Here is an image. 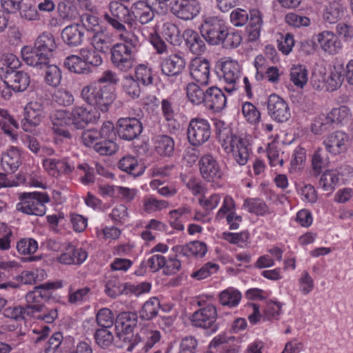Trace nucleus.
<instances>
[{
    "label": "nucleus",
    "mask_w": 353,
    "mask_h": 353,
    "mask_svg": "<svg viewBox=\"0 0 353 353\" xmlns=\"http://www.w3.org/2000/svg\"><path fill=\"white\" fill-rule=\"evenodd\" d=\"M81 97L88 104L96 107L103 112L108 110L109 106L115 99L112 88L97 82L84 86L81 92Z\"/></svg>",
    "instance_id": "f03ea898"
},
{
    "label": "nucleus",
    "mask_w": 353,
    "mask_h": 353,
    "mask_svg": "<svg viewBox=\"0 0 353 353\" xmlns=\"http://www.w3.org/2000/svg\"><path fill=\"white\" fill-rule=\"evenodd\" d=\"M16 248L21 254L30 255L37 252L38 243L34 239L24 238L17 242Z\"/></svg>",
    "instance_id": "052dcab7"
},
{
    "label": "nucleus",
    "mask_w": 353,
    "mask_h": 353,
    "mask_svg": "<svg viewBox=\"0 0 353 353\" xmlns=\"http://www.w3.org/2000/svg\"><path fill=\"white\" fill-rule=\"evenodd\" d=\"M210 66V63L206 59H194L189 66L192 79L201 85H207L209 83Z\"/></svg>",
    "instance_id": "aec40b11"
},
{
    "label": "nucleus",
    "mask_w": 353,
    "mask_h": 353,
    "mask_svg": "<svg viewBox=\"0 0 353 353\" xmlns=\"http://www.w3.org/2000/svg\"><path fill=\"white\" fill-rule=\"evenodd\" d=\"M344 14V8L339 3L334 1L324 10L323 18L328 23L333 24L340 20Z\"/></svg>",
    "instance_id": "ea45409f"
},
{
    "label": "nucleus",
    "mask_w": 353,
    "mask_h": 353,
    "mask_svg": "<svg viewBox=\"0 0 353 353\" xmlns=\"http://www.w3.org/2000/svg\"><path fill=\"white\" fill-rule=\"evenodd\" d=\"M135 77L138 82H141L145 85H150L153 82L152 70L144 64H140L136 68Z\"/></svg>",
    "instance_id": "0e129e2a"
},
{
    "label": "nucleus",
    "mask_w": 353,
    "mask_h": 353,
    "mask_svg": "<svg viewBox=\"0 0 353 353\" xmlns=\"http://www.w3.org/2000/svg\"><path fill=\"white\" fill-rule=\"evenodd\" d=\"M87 257L88 253L83 248L68 244L58 257V261L66 265H81Z\"/></svg>",
    "instance_id": "b1692460"
},
{
    "label": "nucleus",
    "mask_w": 353,
    "mask_h": 353,
    "mask_svg": "<svg viewBox=\"0 0 353 353\" xmlns=\"http://www.w3.org/2000/svg\"><path fill=\"white\" fill-rule=\"evenodd\" d=\"M324 152L321 148L316 149L312 158V172L315 176L320 174L327 164V159L323 157Z\"/></svg>",
    "instance_id": "69168bd1"
},
{
    "label": "nucleus",
    "mask_w": 353,
    "mask_h": 353,
    "mask_svg": "<svg viewBox=\"0 0 353 353\" xmlns=\"http://www.w3.org/2000/svg\"><path fill=\"white\" fill-rule=\"evenodd\" d=\"M213 123L214 125L215 134L222 148L239 137V135H236L233 132L230 125L224 121L219 119H214L213 120Z\"/></svg>",
    "instance_id": "c85d7f7f"
},
{
    "label": "nucleus",
    "mask_w": 353,
    "mask_h": 353,
    "mask_svg": "<svg viewBox=\"0 0 353 353\" xmlns=\"http://www.w3.org/2000/svg\"><path fill=\"white\" fill-rule=\"evenodd\" d=\"M12 62L9 65L0 68V77L8 88L14 92H23L30 85V78L27 72L16 70L19 61L13 54L9 55Z\"/></svg>",
    "instance_id": "7ed1b4c3"
},
{
    "label": "nucleus",
    "mask_w": 353,
    "mask_h": 353,
    "mask_svg": "<svg viewBox=\"0 0 353 353\" xmlns=\"http://www.w3.org/2000/svg\"><path fill=\"white\" fill-rule=\"evenodd\" d=\"M243 206L249 212L258 216H265L271 213L266 203L258 198L247 199L244 201Z\"/></svg>",
    "instance_id": "79ce46f5"
},
{
    "label": "nucleus",
    "mask_w": 353,
    "mask_h": 353,
    "mask_svg": "<svg viewBox=\"0 0 353 353\" xmlns=\"http://www.w3.org/2000/svg\"><path fill=\"white\" fill-rule=\"evenodd\" d=\"M217 310L212 304L201 307L194 312L189 319L193 327L202 328L209 333H215L219 329L217 320Z\"/></svg>",
    "instance_id": "0eeeda50"
},
{
    "label": "nucleus",
    "mask_w": 353,
    "mask_h": 353,
    "mask_svg": "<svg viewBox=\"0 0 353 353\" xmlns=\"http://www.w3.org/2000/svg\"><path fill=\"white\" fill-rule=\"evenodd\" d=\"M321 48L329 54H334L341 49V43L337 37L330 31H323L316 35Z\"/></svg>",
    "instance_id": "cd10ccee"
},
{
    "label": "nucleus",
    "mask_w": 353,
    "mask_h": 353,
    "mask_svg": "<svg viewBox=\"0 0 353 353\" xmlns=\"http://www.w3.org/2000/svg\"><path fill=\"white\" fill-rule=\"evenodd\" d=\"M56 283H46L34 288L26 295V305L24 307L27 316H34L42 312L45 301L51 297L50 290L59 288Z\"/></svg>",
    "instance_id": "39448f33"
},
{
    "label": "nucleus",
    "mask_w": 353,
    "mask_h": 353,
    "mask_svg": "<svg viewBox=\"0 0 353 353\" xmlns=\"http://www.w3.org/2000/svg\"><path fill=\"white\" fill-rule=\"evenodd\" d=\"M96 321L101 328H110L114 322V316L111 310L103 307L99 310L96 315Z\"/></svg>",
    "instance_id": "bf43d9fd"
},
{
    "label": "nucleus",
    "mask_w": 353,
    "mask_h": 353,
    "mask_svg": "<svg viewBox=\"0 0 353 353\" xmlns=\"http://www.w3.org/2000/svg\"><path fill=\"white\" fill-rule=\"evenodd\" d=\"M110 52L111 63L117 70L126 72L133 68L137 53L127 46L115 43Z\"/></svg>",
    "instance_id": "ddd939ff"
},
{
    "label": "nucleus",
    "mask_w": 353,
    "mask_h": 353,
    "mask_svg": "<svg viewBox=\"0 0 353 353\" xmlns=\"http://www.w3.org/2000/svg\"><path fill=\"white\" fill-rule=\"evenodd\" d=\"M350 137L343 131L337 130L330 134L324 140L326 150L333 154H339L347 149Z\"/></svg>",
    "instance_id": "a211bd4d"
},
{
    "label": "nucleus",
    "mask_w": 353,
    "mask_h": 353,
    "mask_svg": "<svg viewBox=\"0 0 353 353\" xmlns=\"http://www.w3.org/2000/svg\"><path fill=\"white\" fill-rule=\"evenodd\" d=\"M46 103L43 101H32L25 108L24 119L21 121L22 129L31 132L46 117Z\"/></svg>",
    "instance_id": "9b49d317"
},
{
    "label": "nucleus",
    "mask_w": 353,
    "mask_h": 353,
    "mask_svg": "<svg viewBox=\"0 0 353 353\" xmlns=\"http://www.w3.org/2000/svg\"><path fill=\"white\" fill-rule=\"evenodd\" d=\"M98 141H116L117 135L114 124L110 121L103 123L99 130H97Z\"/></svg>",
    "instance_id": "774afa93"
},
{
    "label": "nucleus",
    "mask_w": 353,
    "mask_h": 353,
    "mask_svg": "<svg viewBox=\"0 0 353 353\" xmlns=\"http://www.w3.org/2000/svg\"><path fill=\"white\" fill-rule=\"evenodd\" d=\"M333 128L328 114H319L314 118L311 123V131L315 134H322Z\"/></svg>",
    "instance_id": "37998d69"
},
{
    "label": "nucleus",
    "mask_w": 353,
    "mask_h": 353,
    "mask_svg": "<svg viewBox=\"0 0 353 353\" xmlns=\"http://www.w3.org/2000/svg\"><path fill=\"white\" fill-rule=\"evenodd\" d=\"M199 165L201 176L205 181L212 183L214 188L221 187L220 181L224 172L212 155H203L199 161Z\"/></svg>",
    "instance_id": "9d476101"
},
{
    "label": "nucleus",
    "mask_w": 353,
    "mask_h": 353,
    "mask_svg": "<svg viewBox=\"0 0 353 353\" xmlns=\"http://www.w3.org/2000/svg\"><path fill=\"white\" fill-rule=\"evenodd\" d=\"M21 164V154L18 148L11 147L1 157V165L6 172H14Z\"/></svg>",
    "instance_id": "2f4dec72"
},
{
    "label": "nucleus",
    "mask_w": 353,
    "mask_h": 353,
    "mask_svg": "<svg viewBox=\"0 0 353 353\" xmlns=\"http://www.w3.org/2000/svg\"><path fill=\"white\" fill-rule=\"evenodd\" d=\"M225 22L215 16L206 17L200 26L203 38L211 45H220V42L227 30Z\"/></svg>",
    "instance_id": "6e6552de"
},
{
    "label": "nucleus",
    "mask_w": 353,
    "mask_h": 353,
    "mask_svg": "<svg viewBox=\"0 0 353 353\" xmlns=\"http://www.w3.org/2000/svg\"><path fill=\"white\" fill-rule=\"evenodd\" d=\"M155 12L143 1H137L130 7V17H132V23H139L146 25L151 23L154 18Z\"/></svg>",
    "instance_id": "412c9836"
},
{
    "label": "nucleus",
    "mask_w": 353,
    "mask_h": 353,
    "mask_svg": "<svg viewBox=\"0 0 353 353\" xmlns=\"http://www.w3.org/2000/svg\"><path fill=\"white\" fill-rule=\"evenodd\" d=\"M34 46L46 55L49 59L52 57L57 45L53 35L50 32H43L34 41Z\"/></svg>",
    "instance_id": "72a5a7b5"
},
{
    "label": "nucleus",
    "mask_w": 353,
    "mask_h": 353,
    "mask_svg": "<svg viewBox=\"0 0 353 353\" xmlns=\"http://www.w3.org/2000/svg\"><path fill=\"white\" fill-rule=\"evenodd\" d=\"M163 35L170 44L179 46L181 42V35L179 28L172 23H166L163 26Z\"/></svg>",
    "instance_id": "603ef678"
},
{
    "label": "nucleus",
    "mask_w": 353,
    "mask_h": 353,
    "mask_svg": "<svg viewBox=\"0 0 353 353\" xmlns=\"http://www.w3.org/2000/svg\"><path fill=\"white\" fill-rule=\"evenodd\" d=\"M242 113L245 119L250 123H257L261 119V114L257 108L250 102L242 105Z\"/></svg>",
    "instance_id": "338daca9"
},
{
    "label": "nucleus",
    "mask_w": 353,
    "mask_h": 353,
    "mask_svg": "<svg viewBox=\"0 0 353 353\" xmlns=\"http://www.w3.org/2000/svg\"><path fill=\"white\" fill-rule=\"evenodd\" d=\"M186 94L188 100L194 105L203 103L205 98V91L195 83H190L186 86Z\"/></svg>",
    "instance_id": "09e8293b"
},
{
    "label": "nucleus",
    "mask_w": 353,
    "mask_h": 353,
    "mask_svg": "<svg viewBox=\"0 0 353 353\" xmlns=\"http://www.w3.org/2000/svg\"><path fill=\"white\" fill-rule=\"evenodd\" d=\"M90 292V288L88 287L77 290H73L70 288L68 292V302L73 305L81 304L88 300Z\"/></svg>",
    "instance_id": "680f3d73"
},
{
    "label": "nucleus",
    "mask_w": 353,
    "mask_h": 353,
    "mask_svg": "<svg viewBox=\"0 0 353 353\" xmlns=\"http://www.w3.org/2000/svg\"><path fill=\"white\" fill-rule=\"evenodd\" d=\"M20 202L16 205V210L28 215L41 216L46 214V204L50 202V197L46 192H23L19 194Z\"/></svg>",
    "instance_id": "20e7f679"
},
{
    "label": "nucleus",
    "mask_w": 353,
    "mask_h": 353,
    "mask_svg": "<svg viewBox=\"0 0 353 353\" xmlns=\"http://www.w3.org/2000/svg\"><path fill=\"white\" fill-rule=\"evenodd\" d=\"M290 80L293 83L302 88L307 81V70L303 65H294L291 68Z\"/></svg>",
    "instance_id": "4d7b16f0"
},
{
    "label": "nucleus",
    "mask_w": 353,
    "mask_h": 353,
    "mask_svg": "<svg viewBox=\"0 0 353 353\" xmlns=\"http://www.w3.org/2000/svg\"><path fill=\"white\" fill-rule=\"evenodd\" d=\"M64 66L70 72L77 74H88L91 70L85 67L83 57L77 55H70L64 61Z\"/></svg>",
    "instance_id": "a19ab883"
},
{
    "label": "nucleus",
    "mask_w": 353,
    "mask_h": 353,
    "mask_svg": "<svg viewBox=\"0 0 353 353\" xmlns=\"http://www.w3.org/2000/svg\"><path fill=\"white\" fill-rule=\"evenodd\" d=\"M249 25L248 32L251 39L259 38L263 25L262 14L258 10H252L250 12Z\"/></svg>",
    "instance_id": "58836bf2"
},
{
    "label": "nucleus",
    "mask_w": 353,
    "mask_h": 353,
    "mask_svg": "<svg viewBox=\"0 0 353 353\" xmlns=\"http://www.w3.org/2000/svg\"><path fill=\"white\" fill-rule=\"evenodd\" d=\"M62 41L70 48L81 46L85 40V32L80 23H74L65 27L61 33Z\"/></svg>",
    "instance_id": "6ab92c4d"
},
{
    "label": "nucleus",
    "mask_w": 353,
    "mask_h": 353,
    "mask_svg": "<svg viewBox=\"0 0 353 353\" xmlns=\"http://www.w3.org/2000/svg\"><path fill=\"white\" fill-rule=\"evenodd\" d=\"M129 288H131L130 283H122L117 278H112L105 283V293L109 297L115 299L121 294H128Z\"/></svg>",
    "instance_id": "c9c22d12"
},
{
    "label": "nucleus",
    "mask_w": 353,
    "mask_h": 353,
    "mask_svg": "<svg viewBox=\"0 0 353 353\" xmlns=\"http://www.w3.org/2000/svg\"><path fill=\"white\" fill-rule=\"evenodd\" d=\"M241 41L242 37L239 31L229 30L227 27V30L225 31L220 44L225 48H234L241 44Z\"/></svg>",
    "instance_id": "864d4df0"
},
{
    "label": "nucleus",
    "mask_w": 353,
    "mask_h": 353,
    "mask_svg": "<svg viewBox=\"0 0 353 353\" xmlns=\"http://www.w3.org/2000/svg\"><path fill=\"white\" fill-rule=\"evenodd\" d=\"M172 250L176 254V256L181 255L186 257L195 256L203 257L207 252V246L205 243L201 241H193L183 245H176L172 248Z\"/></svg>",
    "instance_id": "bb28decb"
},
{
    "label": "nucleus",
    "mask_w": 353,
    "mask_h": 353,
    "mask_svg": "<svg viewBox=\"0 0 353 353\" xmlns=\"http://www.w3.org/2000/svg\"><path fill=\"white\" fill-rule=\"evenodd\" d=\"M226 153H232L235 162L240 165H244L252 154V148L245 138L239 136L223 148Z\"/></svg>",
    "instance_id": "2eb2a0df"
},
{
    "label": "nucleus",
    "mask_w": 353,
    "mask_h": 353,
    "mask_svg": "<svg viewBox=\"0 0 353 353\" xmlns=\"http://www.w3.org/2000/svg\"><path fill=\"white\" fill-rule=\"evenodd\" d=\"M332 125L347 123L351 117L350 109L346 105L333 108L328 114Z\"/></svg>",
    "instance_id": "3c124183"
},
{
    "label": "nucleus",
    "mask_w": 353,
    "mask_h": 353,
    "mask_svg": "<svg viewBox=\"0 0 353 353\" xmlns=\"http://www.w3.org/2000/svg\"><path fill=\"white\" fill-rule=\"evenodd\" d=\"M121 87L123 92L131 99H137L141 94L139 83L132 76H125L122 79Z\"/></svg>",
    "instance_id": "a18cd8bd"
},
{
    "label": "nucleus",
    "mask_w": 353,
    "mask_h": 353,
    "mask_svg": "<svg viewBox=\"0 0 353 353\" xmlns=\"http://www.w3.org/2000/svg\"><path fill=\"white\" fill-rule=\"evenodd\" d=\"M160 66L163 74L168 77H177L184 70L185 61L179 54H173L163 59Z\"/></svg>",
    "instance_id": "5701e85b"
},
{
    "label": "nucleus",
    "mask_w": 353,
    "mask_h": 353,
    "mask_svg": "<svg viewBox=\"0 0 353 353\" xmlns=\"http://www.w3.org/2000/svg\"><path fill=\"white\" fill-rule=\"evenodd\" d=\"M168 207V202L165 200H158L152 196L145 197L143 201V208L148 212H154L165 209Z\"/></svg>",
    "instance_id": "e2e57ef3"
},
{
    "label": "nucleus",
    "mask_w": 353,
    "mask_h": 353,
    "mask_svg": "<svg viewBox=\"0 0 353 353\" xmlns=\"http://www.w3.org/2000/svg\"><path fill=\"white\" fill-rule=\"evenodd\" d=\"M268 115L275 121L283 123L291 117L288 103L280 96L272 94L266 101Z\"/></svg>",
    "instance_id": "4468645a"
},
{
    "label": "nucleus",
    "mask_w": 353,
    "mask_h": 353,
    "mask_svg": "<svg viewBox=\"0 0 353 353\" xmlns=\"http://www.w3.org/2000/svg\"><path fill=\"white\" fill-rule=\"evenodd\" d=\"M241 299V292L233 288H229L219 294V301L223 305L234 307L239 305Z\"/></svg>",
    "instance_id": "49530a36"
},
{
    "label": "nucleus",
    "mask_w": 353,
    "mask_h": 353,
    "mask_svg": "<svg viewBox=\"0 0 353 353\" xmlns=\"http://www.w3.org/2000/svg\"><path fill=\"white\" fill-rule=\"evenodd\" d=\"M155 148L161 156L171 157L174 152V139L168 135H159L155 139Z\"/></svg>",
    "instance_id": "4c0bfd02"
},
{
    "label": "nucleus",
    "mask_w": 353,
    "mask_h": 353,
    "mask_svg": "<svg viewBox=\"0 0 353 353\" xmlns=\"http://www.w3.org/2000/svg\"><path fill=\"white\" fill-rule=\"evenodd\" d=\"M80 21L83 30L85 29L87 31L94 34L103 29L100 26L99 19L92 14L85 13L82 14Z\"/></svg>",
    "instance_id": "13d9d810"
},
{
    "label": "nucleus",
    "mask_w": 353,
    "mask_h": 353,
    "mask_svg": "<svg viewBox=\"0 0 353 353\" xmlns=\"http://www.w3.org/2000/svg\"><path fill=\"white\" fill-rule=\"evenodd\" d=\"M112 43L111 35L103 29L94 33L90 38V43L94 50L103 54L111 50Z\"/></svg>",
    "instance_id": "c756f323"
},
{
    "label": "nucleus",
    "mask_w": 353,
    "mask_h": 353,
    "mask_svg": "<svg viewBox=\"0 0 353 353\" xmlns=\"http://www.w3.org/2000/svg\"><path fill=\"white\" fill-rule=\"evenodd\" d=\"M216 72L220 79L227 84L225 90L231 93L236 89V83L241 75L239 63L233 60L219 61L216 65Z\"/></svg>",
    "instance_id": "1a4fd4ad"
},
{
    "label": "nucleus",
    "mask_w": 353,
    "mask_h": 353,
    "mask_svg": "<svg viewBox=\"0 0 353 353\" xmlns=\"http://www.w3.org/2000/svg\"><path fill=\"white\" fill-rule=\"evenodd\" d=\"M12 127L19 128L17 121L9 114L8 110L0 109V129L12 140L16 141L17 136L12 132Z\"/></svg>",
    "instance_id": "e433bc0d"
},
{
    "label": "nucleus",
    "mask_w": 353,
    "mask_h": 353,
    "mask_svg": "<svg viewBox=\"0 0 353 353\" xmlns=\"http://www.w3.org/2000/svg\"><path fill=\"white\" fill-rule=\"evenodd\" d=\"M188 139L194 146H199L209 140L211 127L209 121L203 118L192 119L187 130Z\"/></svg>",
    "instance_id": "f8f14e48"
},
{
    "label": "nucleus",
    "mask_w": 353,
    "mask_h": 353,
    "mask_svg": "<svg viewBox=\"0 0 353 353\" xmlns=\"http://www.w3.org/2000/svg\"><path fill=\"white\" fill-rule=\"evenodd\" d=\"M109 12L103 14L105 21L115 30H123L124 23L132 26L130 8L121 2L112 1L108 5Z\"/></svg>",
    "instance_id": "423d86ee"
},
{
    "label": "nucleus",
    "mask_w": 353,
    "mask_h": 353,
    "mask_svg": "<svg viewBox=\"0 0 353 353\" xmlns=\"http://www.w3.org/2000/svg\"><path fill=\"white\" fill-rule=\"evenodd\" d=\"M116 31L119 32V37L122 41L121 43H117V44L125 46L128 49L137 53L139 46L138 37L134 32L128 31L125 26L123 30Z\"/></svg>",
    "instance_id": "de8ad7c7"
},
{
    "label": "nucleus",
    "mask_w": 353,
    "mask_h": 353,
    "mask_svg": "<svg viewBox=\"0 0 353 353\" xmlns=\"http://www.w3.org/2000/svg\"><path fill=\"white\" fill-rule=\"evenodd\" d=\"M137 323V315L134 312H123L119 313L115 320L117 336L121 338V332L130 334Z\"/></svg>",
    "instance_id": "a878e982"
},
{
    "label": "nucleus",
    "mask_w": 353,
    "mask_h": 353,
    "mask_svg": "<svg viewBox=\"0 0 353 353\" xmlns=\"http://www.w3.org/2000/svg\"><path fill=\"white\" fill-rule=\"evenodd\" d=\"M79 54L83 57L85 63V67L89 70H91L90 65L97 67L101 65L103 62L101 55L96 50H88L87 48H82L81 49Z\"/></svg>",
    "instance_id": "5fc2aeb1"
},
{
    "label": "nucleus",
    "mask_w": 353,
    "mask_h": 353,
    "mask_svg": "<svg viewBox=\"0 0 353 353\" xmlns=\"http://www.w3.org/2000/svg\"><path fill=\"white\" fill-rule=\"evenodd\" d=\"M171 11L178 18L183 20L194 19L201 10V5L195 0H173Z\"/></svg>",
    "instance_id": "f3484780"
},
{
    "label": "nucleus",
    "mask_w": 353,
    "mask_h": 353,
    "mask_svg": "<svg viewBox=\"0 0 353 353\" xmlns=\"http://www.w3.org/2000/svg\"><path fill=\"white\" fill-rule=\"evenodd\" d=\"M203 104L207 109L219 112L226 106V97L221 89L212 86L205 90Z\"/></svg>",
    "instance_id": "4be33fe9"
},
{
    "label": "nucleus",
    "mask_w": 353,
    "mask_h": 353,
    "mask_svg": "<svg viewBox=\"0 0 353 353\" xmlns=\"http://www.w3.org/2000/svg\"><path fill=\"white\" fill-rule=\"evenodd\" d=\"M342 72L343 68L341 65L330 68L328 73L325 74L323 79L327 90L334 91L341 86L343 81Z\"/></svg>",
    "instance_id": "473e14b6"
},
{
    "label": "nucleus",
    "mask_w": 353,
    "mask_h": 353,
    "mask_svg": "<svg viewBox=\"0 0 353 353\" xmlns=\"http://www.w3.org/2000/svg\"><path fill=\"white\" fill-rule=\"evenodd\" d=\"M21 52L23 61L29 65L42 69L49 63L50 59L35 46H24Z\"/></svg>",
    "instance_id": "393cba45"
},
{
    "label": "nucleus",
    "mask_w": 353,
    "mask_h": 353,
    "mask_svg": "<svg viewBox=\"0 0 353 353\" xmlns=\"http://www.w3.org/2000/svg\"><path fill=\"white\" fill-rule=\"evenodd\" d=\"M42 69L45 70L44 79L48 85L57 87L60 84L62 76L59 68L55 65H49L48 63Z\"/></svg>",
    "instance_id": "8fccbe9b"
},
{
    "label": "nucleus",
    "mask_w": 353,
    "mask_h": 353,
    "mask_svg": "<svg viewBox=\"0 0 353 353\" xmlns=\"http://www.w3.org/2000/svg\"><path fill=\"white\" fill-rule=\"evenodd\" d=\"M141 121L134 117L120 118L117 123L119 137L125 141H132L142 132Z\"/></svg>",
    "instance_id": "dca6fc26"
},
{
    "label": "nucleus",
    "mask_w": 353,
    "mask_h": 353,
    "mask_svg": "<svg viewBox=\"0 0 353 353\" xmlns=\"http://www.w3.org/2000/svg\"><path fill=\"white\" fill-rule=\"evenodd\" d=\"M120 170L132 175L133 176H139L144 172L142 165L139 164L136 157L127 155L123 157L118 163Z\"/></svg>",
    "instance_id": "f704fd0d"
},
{
    "label": "nucleus",
    "mask_w": 353,
    "mask_h": 353,
    "mask_svg": "<svg viewBox=\"0 0 353 353\" xmlns=\"http://www.w3.org/2000/svg\"><path fill=\"white\" fill-rule=\"evenodd\" d=\"M99 117V113L84 106H75L71 111L57 110L50 115L54 132L65 138L71 137L70 132L65 129V126L72 125L76 129H83L89 123L97 122Z\"/></svg>",
    "instance_id": "f257e3e1"
},
{
    "label": "nucleus",
    "mask_w": 353,
    "mask_h": 353,
    "mask_svg": "<svg viewBox=\"0 0 353 353\" xmlns=\"http://www.w3.org/2000/svg\"><path fill=\"white\" fill-rule=\"evenodd\" d=\"M159 309V300L157 297H152L143 305L139 311L140 318L143 320H151L157 316Z\"/></svg>",
    "instance_id": "c03bdc74"
},
{
    "label": "nucleus",
    "mask_w": 353,
    "mask_h": 353,
    "mask_svg": "<svg viewBox=\"0 0 353 353\" xmlns=\"http://www.w3.org/2000/svg\"><path fill=\"white\" fill-rule=\"evenodd\" d=\"M94 339L100 347L107 349L112 344L114 336L109 328H99L95 332Z\"/></svg>",
    "instance_id": "6e6d98bb"
},
{
    "label": "nucleus",
    "mask_w": 353,
    "mask_h": 353,
    "mask_svg": "<svg viewBox=\"0 0 353 353\" xmlns=\"http://www.w3.org/2000/svg\"><path fill=\"white\" fill-rule=\"evenodd\" d=\"M187 48L196 55H200L205 50V44L199 34L193 30H185L183 34Z\"/></svg>",
    "instance_id": "7c9ffc66"
}]
</instances>
